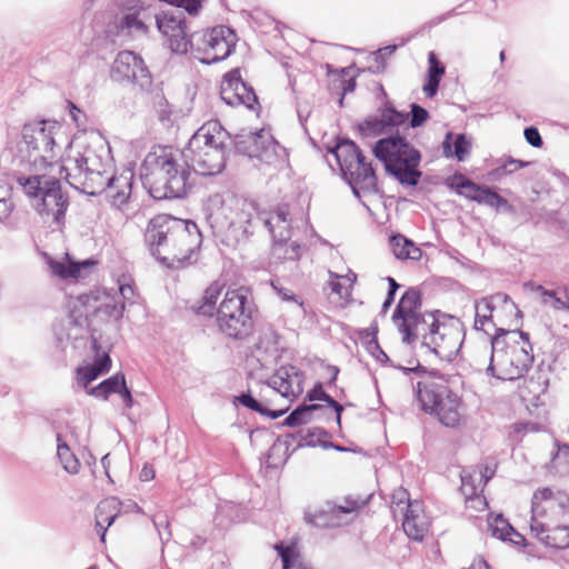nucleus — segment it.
I'll list each match as a JSON object with an SVG mask.
<instances>
[{"mask_svg": "<svg viewBox=\"0 0 569 569\" xmlns=\"http://www.w3.org/2000/svg\"><path fill=\"white\" fill-rule=\"evenodd\" d=\"M229 139L221 123L211 120L192 134L180 153L168 148L148 153L140 173L144 188L157 200L183 198L193 183L191 170L210 177L224 169Z\"/></svg>", "mask_w": 569, "mask_h": 569, "instance_id": "obj_1", "label": "nucleus"}, {"mask_svg": "<svg viewBox=\"0 0 569 569\" xmlns=\"http://www.w3.org/2000/svg\"><path fill=\"white\" fill-rule=\"evenodd\" d=\"M60 173L76 190L94 196L106 192L112 206L121 208L130 198L133 172L126 170L109 176L112 157L109 146L100 139L92 143H69L62 160Z\"/></svg>", "mask_w": 569, "mask_h": 569, "instance_id": "obj_2", "label": "nucleus"}, {"mask_svg": "<svg viewBox=\"0 0 569 569\" xmlns=\"http://www.w3.org/2000/svg\"><path fill=\"white\" fill-rule=\"evenodd\" d=\"M146 242L151 254L171 269L183 268L202 243L198 226L190 220L168 214L152 218L146 230Z\"/></svg>", "mask_w": 569, "mask_h": 569, "instance_id": "obj_3", "label": "nucleus"}, {"mask_svg": "<svg viewBox=\"0 0 569 569\" xmlns=\"http://www.w3.org/2000/svg\"><path fill=\"white\" fill-rule=\"evenodd\" d=\"M223 284L213 282L203 293L202 315L212 316L216 312L217 325L222 333L233 339H242L251 332L254 303L249 288L228 289L223 293Z\"/></svg>", "mask_w": 569, "mask_h": 569, "instance_id": "obj_4", "label": "nucleus"}, {"mask_svg": "<svg viewBox=\"0 0 569 569\" xmlns=\"http://www.w3.org/2000/svg\"><path fill=\"white\" fill-rule=\"evenodd\" d=\"M208 220L214 232L234 242L247 240L262 224H271L268 213L261 212L256 202L234 194L214 196Z\"/></svg>", "mask_w": 569, "mask_h": 569, "instance_id": "obj_5", "label": "nucleus"}, {"mask_svg": "<svg viewBox=\"0 0 569 569\" xmlns=\"http://www.w3.org/2000/svg\"><path fill=\"white\" fill-rule=\"evenodd\" d=\"M530 530L546 546L569 547V497L549 488L539 489L531 501Z\"/></svg>", "mask_w": 569, "mask_h": 569, "instance_id": "obj_6", "label": "nucleus"}, {"mask_svg": "<svg viewBox=\"0 0 569 569\" xmlns=\"http://www.w3.org/2000/svg\"><path fill=\"white\" fill-rule=\"evenodd\" d=\"M490 346L487 375L500 380H516L531 368L533 353L528 332L497 329Z\"/></svg>", "mask_w": 569, "mask_h": 569, "instance_id": "obj_7", "label": "nucleus"}, {"mask_svg": "<svg viewBox=\"0 0 569 569\" xmlns=\"http://www.w3.org/2000/svg\"><path fill=\"white\" fill-rule=\"evenodd\" d=\"M59 131L56 122L44 120L24 124L22 137L12 150V164L21 171L34 173L46 168L56 157V134Z\"/></svg>", "mask_w": 569, "mask_h": 569, "instance_id": "obj_8", "label": "nucleus"}, {"mask_svg": "<svg viewBox=\"0 0 569 569\" xmlns=\"http://www.w3.org/2000/svg\"><path fill=\"white\" fill-rule=\"evenodd\" d=\"M403 373L420 372L425 375L417 382V398L423 411L435 415L446 427H456L460 421V397L448 386L442 375L426 373L422 366L416 368L400 367Z\"/></svg>", "mask_w": 569, "mask_h": 569, "instance_id": "obj_9", "label": "nucleus"}, {"mask_svg": "<svg viewBox=\"0 0 569 569\" xmlns=\"http://www.w3.org/2000/svg\"><path fill=\"white\" fill-rule=\"evenodd\" d=\"M403 373L420 372L425 375L417 382V398L423 411L435 415L446 427H456L460 421V397L448 386L442 375L426 373L422 366L416 368L400 367Z\"/></svg>", "mask_w": 569, "mask_h": 569, "instance_id": "obj_10", "label": "nucleus"}, {"mask_svg": "<svg viewBox=\"0 0 569 569\" xmlns=\"http://www.w3.org/2000/svg\"><path fill=\"white\" fill-rule=\"evenodd\" d=\"M372 152L401 184L415 187L419 183L421 154L405 137L396 134L379 139Z\"/></svg>", "mask_w": 569, "mask_h": 569, "instance_id": "obj_11", "label": "nucleus"}, {"mask_svg": "<svg viewBox=\"0 0 569 569\" xmlns=\"http://www.w3.org/2000/svg\"><path fill=\"white\" fill-rule=\"evenodd\" d=\"M23 192L33 200L36 211L58 227L64 223L66 211L69 207L68 197L62 192L60 181L54 177L32 173L17 177Z\"/></svg>", "mask_w": 569, "mask_h": 569, "instance_id": "obj_12", "label": "nucleus"}, {"mask_svg": "<svg viewBox=\"0 0 569 569\" xmlns=\"http://www.w3.org/2000/svg\"><path fill=\"white\" fill-rule=\"evenodd\" d=\"M330 153L335 157L342 178L351 187L356 197L361 192L378 191L377 176L371 162H368L359 147L349 139L339 140Z\"/></svg>", "mask_w": 569, "mask_h": 569, "instance_id": "obj_13", "label": "nucleus"}, {"mask_svg": "<svg viewBox=\"0 0 569 569\" xmlns=\"http://www.w3.org/2000/svg\"><path fill=\"white\" fill-rule=\"evenodd\" d=\"M236 33L226 26H217L211 30L193 32L191 51L203 64H213L227 59L234 50Z\"/></svg>", "mask_w": 569, "mask_h": 569, "instance_id": "obj_14", "label": "nucleus"}, {"mask_svg": "<svg viewBox=\"0 0 569 569\" xmlns=\"http://www.w3.org/2000/svg\"><path fill=\"white\" fill-rule=\"evenodd\" d=\"M156 13L152 0H122L114 21L118 33L132 39L147 37Z\"/></svg>", "mask_w": 569, "mask_h": 569, "instance_id": "obj_15", "label": "nucleus"}, {"mask_svg": "<svg viewBox=\"0 0 569 569\" xmlns=\"http://www.w3.org/2000/svg\"><path fill=\"white\" fill-rule=\"evenodd\" d=\"M154 22L158 31L168 39L169 47L174 53H187L193 42L186 17L182 12L157 11Z\"/></svg>", "mask_w": 569, "mask_h": 569, "instance_id": "obj_16", "label": "nucleus"}, {"mask_svg": "<svg viewBox=\"0 0 569 569\" xmlns=\"http://www.w3.org/2000/svg\"><path fill=\"white\" fill-rule=\"evenodd\" d=\"M232 142L237 152L257 158L261 162L271 163L277 158L276 149L279 146L264 130L254 132L242 130L236 134Z\"/></svg>", "mask_w": 569, "mask_h": 569, "instance_id": "obj_17", "label": "nucleus"}, {"mask_svg": "<svg viewBox=\"0 0 569 569\" xmlns=\"http://www.w3.org/2000/svg\"><path fill=\"white\" fill-rule=\"evenodd\" d=\"M117 81H128L148 90L152 84V77L143 59L133 51H121L117 54L111 69Z\"/></svg>", "mask_w": 569, "mask_h": 569, "instance_id": "obj_18", "label": "nucleus"}, {"mask_svg": "<svg viewBox=\"0 0 569 569\" xmlns=\"http://www.w3.org/2000/svg\"><path fill=\"white\" fill-rule=\"evenodd\" d=\"M221 100L230 106H244L249 110H254L259 104L257 94L241 78L239 69H232L227 72L220 86Z\"/></svg>", "mask_w": 569, "mask_h": 569, "instance_id": "obj_19", "label": "nucleus"}, {"mask_svg": "<svg viewBox=\"0 0 569 569\" xmlns=\"http://www.w3.org/2000/svg\"><path fill=\"white\" fill-rule=\"evenodd\" d=\"M461 342L459 341V331L456 328L448 327L438 322L437 329L429 333H423L421 347L428 349L441 359L453 357Z\"/></svg>", "mask_w": 569, "mask_h": 569, "instance_id": "obj_20", "label": "nucleus"}, {"mask_svg": "<svg viewBox=\"0 0 569 569\" xmlns=\"http://www.w3.org/2000/svg\"><path fill=\"white\" fill-rule=\"evenodd\" d=\"M267 383L281 397L292 401L303 391V372L296 366H281Z\"/></svg>", "mask_w": 569, "mask_h": 569, "instance_id": "obj_21", "label": "nucleus"}, {"mask_svg": "<svg viewBox=\"0 0 569 569\" xmlns=\"http://www.w3.org/2000/svg\"><path fill=\"white\" fill-rule=\"evenodd\" d=\"M421 293L416 288H409L400 298L392 313L396 327L406 328L408 322H415V317L421 315Z\"/></svg>", "mask_w": 569, "mask_h": 569, "instance_id": "obj_22", "label": "nucleus"}, {"mask_svg": "<svg viewBox=\"0 0 569 569\" xmlns=\"http://www.w3.org/2000/svg\"><path fill=\"white\" fill-rule=\"evenodd\" d=\"M408 508L406 512L399 515L398 519H401L403 531L410 539L422 540L428 528L422 503L419 500H413Z\"/></svg>", "mask_w": 569, "mask_h": 569, "instance_id": "obj_23", "label": "nucleus"}, {"mask_svg": "<svg viewBox=\"0 0 569 569\" xmlns=\"http://www.w3.org/2000/svg\"><path fill=\"white\" fill-rule=\"evenodd\" d=\"M436 313H439V311L416 316L415 322H408L405 329L402 327H397L399 332L402 335V341L407 345H411L419 337L423 339V333H429L431 330L437 329L439 320L437 319Z\"/></svg>", "mask_w": 569, "mask_h": 569, "instance_id": "obj_24", "label": "nucleus"}, {"mask_svg": "<svg viewBox=\"0 0 569 569\" xmlns=\"http://www.w3.org/2000/svg\"><path fill=\"white\" fill-rule=\"evenodd\" d=\"M271 224H262L261 229H267L272 236L277 246H282L291 237V230L288 222V211L279 209L274 214L268 213Z\"/></svg>", "mask_w": 569, "mask_h": 569, "instance_id": "obj_25", "label": "nucleus"}, {"mask_svg": "<svg viewBox=\"0 0 569 569\" xmlns=\"http://www.w3.org/2000/svg\"><path fill=\"white\" fill-rule=\"evenodd\" d=\"M93 264H96V261L92 259H87L82 262H61L54 260L49 262L52 273L61 279L82 278L87 274V269Z\"/></svg>", "mask_w": 569, "mask_h": 569, "instance_id": "obj_26", "label": "nucleus"}, {"mask_svg": "<svg viewBox=\"0 0 569 569\" xmlns=\"http://www.w3.org/2000/svg\"><path fill=\"white\" fill-rule=\"evenodd\" d=\"M470 146L466 134L459 133L453 136L452 132H447L442 142V152L447 158H457L459 161H462L469 153Z\"/></svg>", "mask_w": 569, "mask_h": 569, "instance_id": "obj_27", "label": "nucleus"}, {"mask_svg": "<svg viewBox=\"0 0 569 569\" xmlns=\"http://www.w3.org/2000/svg\"><path fill=\"white\" fill-rule=\"evenodd\" d=\"M389 243L397 259L419 260L422 256L421 249L402 234L392 236Z\"/></svg>", "mask_w": 569, "mask_h": 569, "instance_id": "obj_28", "label": "nucleus"}, {"mask_svg": "<svg viewBox=\"0 0 569 569\" xmlns=\"http://www.w3.org/2000/svg\"><path fill=\"white\" fill-rule=\"evenodd\" d=\"M503 303L505 308L509 311H515L517 316H520V310L517 308L516 303L511 300V298L506 293H497L490 297L482 298L477 301L475 305V309L478 312H482L488 317H491L497 305Z\"/></svg>", "mask_w": 569, "mask_h": 569, "instance_id": "obj_29", "label": "nucleus"}, {"mask_svg": "<svg viewBox=\"0 0 569 569\" xmlns=\"http://www.w3.org/2000/svg\"><path fill=\"white\" fill-rule=\"evenodd\" d=\"M57 456L63 469L70 475H77L80 469V461L70 450L68 443L62 439L61 433H57Z\"/></svg>", "mask_w": 569, "mask_h": 569, "instance_id": "obj_30", "label": "nucleus"}, {"mask_svg": "<svg viewBox=\"0 0 569 569\" xmlns=\"http://www.w3.org/2000/svg\"><path fill=\"white\" fill-rule=\"evenodd\" d=\"M357 502H351L348 506H332L329 507L328 511H323L322 513H328L330 519L326 522L327 526L338 527L345 523H348L357 511Z\"/></svg>", "mask_w": 569, "mask_h": 569, "instance_id": "obj_31", "label": "nucleus"}, {"mask_svg": "<svg viewBox=\"0 0 569 569\" xmlns=\"http://www.w3.org/2000/svg\"><path fill=\"white\" fill-rule=\"evenodd\" d=\"M124 375L116 373L108 379L100 382L98 386L91 388L89 395L107 400L111 393H118L121 385L123 383Z\"/></svg>", "mask_w": 569, "mask_h": 569, "instance_id": "obj_32", "label": "nucleus"}, {"mask_svg": "<svg viewBox=\"0 0 569 569\" xmlns=\"http://www.w3.org/2000/svg\"><path fill=\"white\" fill-rule=\"evenodd\" d=\"M306 400L310 402L316 400L325 401L335 410L337 423L340 426L343 407L323 390L321 382L315 383L313 388L307 392Z\"/></svg>", "mask_w": 569, "mask_h": 569, "instance_id": "obj_33", "label": "nucleus"}, {"mask_svg": "<svg viewBox=\"0 0 569 569\" xmlns=\"http://www.w3.org/2000/svg\"><path fill=\"white\" fill-rule=\"evenodd\" d=\"M273 289L282 301L292 306V311L296 316H306L307 309L300 296L295 295L291 290L283 287H277L273 284Z\"/></svg>", "mask_w": 569, "mask_h": 569, "instance_id": "obj_34", "label": "nucleus"}, {"mask_svg": "<svg viewBox=\"0 0 569 569\" xmlns=\"http://www.w3.org/2000/svg\"><path fill=\"white\" fill-rule=\"evenodd\" d=\"M488 527L492 532V536L507 541L508 537L513 532V527L502 517V515H496L488 519Z\"/></svg>", "mask_w": 569, "mask_h": 569, "instance_id": "obj_35", "label": "nucleus"}, {"mask_svg": "<svg viewBox=\"0 0 569 569\" xmlns=\"http://www.w3.org/2000/svg\"><path fill=\"white\" fill-rule=\"evenodd\" d=\"M110 508H114V501L113 500H106L98 505L97 511H96V525L97 527L102 529V538L104 537L106 530L108 527H110L116 517L117 513L107 515V511Z\"/></svg>", "mask_w": 569, "mask_h": 569, "instance_id": "obj_36", "label": "nucleus"}, {"mask_svg": "<svg viewBox=\"0 0 569 569\" xmlns=\"http://www.w3.org/2000/svg\"><path fill=\"white\" fill-rule=\"evenodd\" d=\"M413 500H410L409 492L399 488L393 491L391 497V511L395 519L399 518V515L406 512L409 508V503H412Z\"/></svg>", "mask_w": 569, "mask_h": 569, "instance_id": "obj_37", "label": "nucleus"}, {"mask_svg": "<svg viewBox=\"0 0 569 569\" xmlns=\"http://www.w3.org/2000/svg\"><path fill=\"white\" fill-rule=\"evenodd\" d=\"M459 182L457 183L458 189L472 190V193H466V197L472 201L478 203H482V199L485 198V193L490 190L488 187H482L473 181L465 178L463 176L457 177Z\"/></svg>", "mask_w": 569, "mask_h": 569, "instance_id": "obj_38", "label": "nucleus"}, {"mask_svg": "<svg viewBox=\"0 0 569 569\" xmlns=\"http://www.w3.org/2000/svg\"><path fill=\"white\" fill-rule=\"evenodd\" d=\"M536 291L541 293L542 302L545 305L550 303L555 310H567L569 311V303L565 298L558 297L555 290L545 289L541 284L536 286Z\"/></svg>", "mask_w": 569, "mask_h": 569, "instance_id": "obj_39", "label": "nucleus"}, {"mask_svg": "<svg viewBox=\"0 0 569 569\" xmlns=\"http://www.w3.org/2000/svg\"><path fill=\"white\" fill-rule=\"evenodd\" d=\"M387 123L381 116L380 118H369L359 124V130L363 136H378L386 132Z\"/></svg>", "mask_w": 569, "mask_h": 569, "instance_id": "obj_40", "label": "nucleus"}, {"mask_svg": "<svg viewBox=\"0 0 569 569\" xmlns=\"http://www.w3.org/2000/svg\"><path fill=\"white\" fill-rule=\"evenodd\" d=\"M311 416L307 409V405H300L283 420V426L298 427L309 422Z\"/></svg>", "mask_w": 569, "mask_h": 569, "instance_id": "obj_41", "label": "nucleus"}, {"mask_svg": "<svg viewBox=\"0 0 569 569\" xmlns=\"http://www.w3.org/2000/svg\"><path fill=\"white\" fill-rule=\"evenodd\" d=\"M529 164V161L518 160L510 157L502 164L498 166L492 173L496 178H501L503 176L511 174L521 168L528 167Z\"/></svg>", "mask_w": 569, "mask_h": 569, "instance_id": "obj_42", "label": "nucleus"}, {"mask_svg": "<svg viewBox=\"0 0 569 569\" xmlns=\"http://www.w3.org/2000/svg\"><path fill=\"white\" fill-rule=\"evenodd\" d=\"M475 328L477 330H482L487 336L492 338L493 335H496V330L499 329L497 327V323L493 321V315L491 317L486 316L482 312H478L476 310V318H475Z\"/></svg>", "mask_w": 569, "mask_h": 569, "instance_id": "obj_43", "label": "nucleus"}, {"mask_svg": "<svg viewBox=\"0 0 569 569\" xmlns=\"http://www.w3.org/2000/svg\"><path fill=\"white\" fill-rule=\"evenodd\" d=\"M274 549L282 561V569H290L297 556L295 546L279 542L274 546Z\"/></svg>", "mask_w": 569, "mask_h": 569, "instance_id": "obj_44", "label": "nucleus"}, {"mask_svg": "<svg viewBox=\"0 0 569 569\" xmlns=\"http://www.w3.org/2000/svg\"><path fill=\"white\" fill-rule=\"evenodd\" d=\"M381 114L388 128L402 124L409 117L408 112L398 111L391 106L386 107Z\"/></svg>", "mask_w": 569, "mask_h": 569, "instance_id": "obj_45", "label": "nucleus"}, {"mask_svg": "<svg viewBox=\"0 0 569 569\" xmlns=\"http://www.w3.org/2000/svg\"><path fill=\"white\" fill-rule=\"evenodd\" d=\"M234 402H238L239 405L246 407L247 409L251 411H256L258 413H263L266 405L258 399H256L250 391L242 392L241 395L237 396L234 398Z\"/></svg>", "mask_w": 569, "mask_h": 569, "instance_id": "obj_46", "label": "nucleus"}, {"mask_svg": "<svg viewBox=\"0 0 569 569\" xmlns=\"http://www.w3.org/2000/svg\"><path fill=\"white\" fill-rule=\"evenodd\" d=\"M408 114H409L408 118L410 119L409 123H410L411 128L420 127L429 118V112L423 107H421L417 103L410 104V112Z\"/></svg>", "mask_w": 569, "mask_h": 569, "instance_id": "obj_47", "label": "nucleus"}, {"mask_svg": "<svg viewBox=\"0 0 569 569\" xmlns=\"http://www.w3.org/2000/svg\"><path fill=\"white\" fill-rule=\"evenodd\" d=\"M93 349L96 350L97 355H96V358H94V361L92 363V366L99 370L100 375H103L106 373L107 371H109L110 367H111V358L109 356V353L107 352H102V353H99V350H98V342L96 339H93Z\"/></svg>", "mask_w": 569, "mask_h": 569, "instance_id": "obj_48", "label": "nucleus"}, {"mask_svg": "<svg viewBox=\"0 0 569 569\" xmlns=\"http://www.w3.org/2000/svg\"><path fill=\"white\" fill-rule=\"evenodd\" d=\"M78 380L83 388H87L93 380H96L100 372L92 365L78 368Z\"/></svg>", "mask_w": 569, "mask_h": 569, "instance_id": "obj_49", "label": "nucleus"}, {"mask_svg": "<svg viewBox=\"0 0 569 569\" xmlns=\"http://www.w3.org/2000/svg\"><path fill=\"white\" fill-rule=\"evenodd\" d=\"M300 440L298 442V447H315L317 445V441L315 440L316 437L326 436L327 432L321 428H313L307 430L306 435H302V431H300Z\"/></svg>", "mask_w": 569, "mask_h": 569, "instance_id": "obj_50", "label": "nucleus"}, {"mask_svg": "<svg viewBox=\"0 0 569 569\" xmlns=\"http://www.w3.org/2000/svg\"><path fill=\"white\" fill-rule=\"evenodd\" d=\"M378 333V326L376 322H373L370 327L361 329L359 331V339L362 342V345L366 347V349L369 347V345L373 341H378L377 338Z\"/></svg>", "mask_w": 569, "mask_h": 569, "instance_id": "obj_51", "label": "nucleus"}, {"mask_svg": "<svg viewBox=\"0 0 569 569\" xmlns=\"http://www.w3.org/2000/svg\"><path fill=\"white\" fill-rule=\"evenodd\" d=\"M429 68L427 76L442 78L445 74V66L437 59L435 52L429 53Z\"/></svg>", "mask_w": 569, "mask_h": 569, "instance_id": "obj_52", "label": "nucleus"}, {"mask_svg": "<svg viewBox=\"0 0 569 569\" xmlns=\"http://www.w3.org/2000/svg\"><path fill=\"white\" fill-rule=\"evenodd\" d=\"M526 141L535 147L540 148L543 144V140L540 136L539 130L536 127H527L523 131Z\"/></svg>", "mask_w": 569, "mask_h": 569, "instance_id": "obj_53", "label": "nucleus"}, {"mask_svg": "<svg viewBox=\"0 0 569 569\" xmlns=\"http://www.w3.org/2000/svg\"><path fill=\"white\" fill-rule=\"evenodd\" d=\"M441 79L432 76H427L426 83L423 84V92L427 97L432 98L437 94Z\"/></svg>", "mask_w": 569, "mask_h": 569, "instance_id": "obj_54", "label": "nucleus"}, {"mask_svg": "<svg viewBox=\"0 0 569 569\" xmlns=\"http://www.w3.org/2000/svg\"><path fill=\"white\" fill-rule=\"evenodd\" d=\"M482 203L499 209V204L506 203V199L498 194L496 191L490 189L489 191H487V193H485Z\"/></svg>", "mask_w": 569, "mask_h": 569, "instance_id": "obj_55", "label": "nucleus"}, {"mask_svg": "<svg viewBox=\"0 0 569 569\" xmlns=\"http://www.w3.org/2000/svg\"><path fill=\"white\" fill-rule=\"evenodd\" d=\"M561 461L569 465V445H558V450L552 457L553 467L557 468Z\"/></svg>", "mask_w": 569, "mask_h": 569, "instance_id": "obj_56", "label": "nucleus"}, {"mask_svg": "<svg viewBox=\"0 0 569 569\" xmlns=\"http://www.w3.org/2000/svg\"><path fill=\"white\" fill-rule=\"evenodd\" d=\"M367 351L376 358L377 361L379 362H387L389 360V357L387 356V353L381 349V347L379 346L378 341H373L369 345V347L367 348Z\"/></svg>", "mask_w": 569, "mask_h": 569, "instance_id": "obj_57", "label": "nucleus"}, {"mask_svg": "<svg viewBox=\"0 0 569 569\" xmlns=\"http://www.w3.org/2000/svg\"><path fill=\"white\" fill-rule=\"evenodd\" d=\"M385 68H386V60H385V58L378 56L377 52H375L372 54L371 62L368 66V70L371 73H380V72H382L385 70Z\"/></svg>", "mask_w": 569, "mask_h": 569, "instance_id": "obj_58", "label": "nucleus"}, {"mask_svg": "<svg viewBox=\"0 0 569 569\" xmlns=\"http://www.w3.org/2000/svg\"><path fill=\"white\" fill-rule=\"evenodd\" d=\"M124 310V303H106L104 312L112 318L119 319L122 317Z\"/></svg>", "mask_w": 569, "mask_h": 569, "instance_id": "obj_59", "label": "nucleus"}, {"mask_svg": "<svg viewBox=\"0 0 569 569\" xmlns=\"http://www.w3.org/2000/svg\"><path fill=\"white\" fill-rule=\"evenodd\" d=\"M301 254V246L292 241L284 250V258L288 260H298Z\"/></svg>", "mask_w": 569, "mask_h": 569, "instance_id": "obj_60", "label": "nucleus"}, {"mask_svg": "<svg viewBox=\"0 0 569 569\" xmlns=\"http://www.w3.org/2000/svg\"><path fill=\"white\" fill-rule=\"evenodd\" d=\"M203 0H183L180 8H183L189 14H197L202 7Z\"/></svg>", "mask_w": 569, "mask_h": 569, "instance_id": "obj_61", "label": "nucleus"}, {"mask_svg": "<svg viewBox=\"0 0 569 569\" xmlns=\"http://www.w3.org/2000/svg\"><path fill=\"white\" fill-rule=\"evenodd\" d=\"M461 486L466 495L472 496L477 488L472 483V477L465 471L461 473Z\"/></svg>", "mask_w": 569, "mask_h": 569, "instance_id": "obj_62", "label": "nucleus"}, {"mask_svg": "<svg viewBox=\"0 0 569 569\" xmlns=\"http://www.w3.org/2000/svg\"><path fill=\"white\" fill-rule=\"evenodd\" d=\"M118 393L120 395V397L124 403V407L131 408L133 405V399H132L131 391L127 387L126 379L123 380V383L121 385Z\"/></svg>", "mask_w": 569, "mask_h": 569, "instance_id": "obj_63", "label": "nucleus"}, {"mask_svg": "<svg viewBox=\"0 0 569 569\" xmlns=\"http://www.w3.org/2000/svg\"><path fill=\"white\" fill-rule=\"evenodd\" d=\"M119 292L123 300L132 302V299L134 297V290L133 287L129 283H120L119 284Z\"/></svg>", "mask_w": 569, "mask_h": 569, "instance_id": "obj_64", "label": "nucleus"}]
</instances>
